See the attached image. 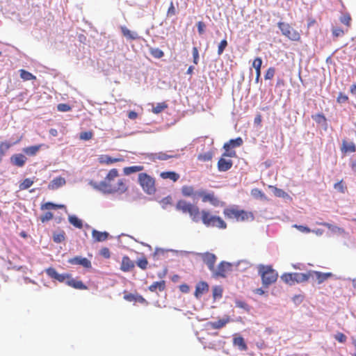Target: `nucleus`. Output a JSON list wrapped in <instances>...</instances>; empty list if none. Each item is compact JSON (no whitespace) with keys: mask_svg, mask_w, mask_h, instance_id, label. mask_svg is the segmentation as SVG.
I'll return each instance as SVG.
<instances>
[{"mask_svg":"<svg viewBox=\"0 0 356 356\" xmlns=\"http://www.w3.org/2000/svg\"><path fill=\"white\" fill-rule=\"evenodd\" d=\"M66 283L70 286L76 289L86 290L88 289L87 286H86L81 281L74 280L71 277L67 280Z\"/></svg>","mask_w":356,"mask_h":356,"instance_id":"nucleus-24","label":"nucleus"},{"mask_svg":"<svg viewBox=\"0 0 356 356\" xmlns=\"http://www.w3.org/2000/svg\"><path fill=\"white\" fill-rule=\"evenodd\" d=\"M307 275H309V278H314L317 281L318 284H321L325 282L328 278L332 276L331 273H321L319 271H309L307 273Z\"/></svg>","mask_w":356,"mask_h":356,"instance_id":"nucleus-15","label":"nucleus"},{"mask_svg":"<svg viewBox=\"0 0 356 356\" xmlns=\"http://www.w3.org/2000/svg\"><path fill=\"white\" fill-rule=\"evenodd\" d=\"M121 32L127 39L134 40L138 38V33L134 31H130L125 26H122L120 27Z\"/></svg>","mask_w":356,"mask_h":356,"instance_id":"nucleus-26","label":"nucleus"},{"mask_svg":"<svg viewBox=\"0 0 356 356\" xmlns=\"http://www.w3.org/2000/svg\"><path fill=\"white\" fill-rule=\"evenodd\" d=\"M68 263L72 265H79L85 268H90L92 265L89 259L81 256H76L68 260Z\"/></svg>","mask_w":356,"mask_h":356,"instance_id":"nucleus-14","label":"nucleus"},{"mask_svg":"<svg viewBox=\"0 0 356 356\" xmlns=\"http://www.w3.org/2000/svg\"><path fill=\"white\" fill-rule=\"evenodd\" d=\"M235 303H236V306L237 307L242 308V309H245V311H249V309H250L248 305L244 301L236 300Z\"/></svg>","mask_w":356,"mask_h":356,"instance_id":"nucleus-54","label":"nucleus"},{"mask_svg":"<svg viewBox=\"0 0 356 356\" xmlns=\"http://www.w3.org/2000/svg\"><path fill=\"white\" fill-rule=\"evenodd\" d=\"M27 161V158L22 154H15L10 157L11 163L17 167H23Z\"/></svg>","mask_w":356,"mask_h":356,"instance_id":"nucleus-19","label":"nucleus"},{"mask_svg":"<svg viewBox=\"0 0 356 356\" xmlns=\"http://www.w3.org/2000/svg\"><path fill=\"white\" fill-rule=\"evenodd\" d=\"M177 156H178L177 154H168L167 153L162 152H158V153H154V154H152V159L153 160L158 159V160L164 161V160H167V159H169L171 158H177Z\"/></svg>","mask_w":356,"mask_h":356,"instance_id":"nucleus-31","label":"nucleus"},{"mask_svg":"<svg viewBox=\"0 0 356 356\" xmlns=\"http://www.w3.org/2000/svg\"><path fill=\"white\" fill-rule=\"evenodd\" d=\"M160 177L163 179H170L174 182L177 181L179 179V175L175 172L168 171L162 172L160 174Z\"/></svg>","mask_w":356,"mask_h":356,"instance_id":"nucleus-33","label":"nucleus"},{"mask_svg":"<svg viewBox=\"0 0 356 356\" xmlns=\"http://www.w3.org/2000/svg\"><path fill=\"white\" fill-rule=\"evenodd\" d=\"M19 74L21 79H22L24 81H30V80H35L36 79V76L31 74V72L25 70H20Z\"/></svg>","mask_w":356,"mask_h":356,"instance_id":"nucleus-36","label":"nucleus"},{"mask_svg":"<svg viewBox=\"0 0 356 356\" xmlns=\"http://www.w3.org/2000/svg\"><path fill=\"white\" fill-rule=\"evenodd\" d=\"M150 54L155 58H161L164 56V53L159 48H149Z\"/></svg>","mask_w":356,"mask_h":356,"instance_id":"nucleus-40","label":"nucleus"},{"mask_svg":"<svg viewBox=\"0 0 356 356\" xmlns=\"http://www.w3.org/2000/svg\"><path fill=\"white\" fill-rule=\"evenodd\" d=\"M209 291V285L206 282H200L197 284L195 291V296L200 298L204 293Z\"/></svg>","mask_w":356,"mask_h":356,"instance_id":"nucleus-21","label":"nucleus"},{"mask_svg":"<svg viewBox=\"0 0 356 356\" xmlns=\"http://www.w3.org/2000/svg\"><path fill=\"white\" fill-rule=\"evenodd\" d=\"M168 108V104L165 102L158 103L156 106L152 108V112L155 114L160 113L163 110Z\"/></svg>","mask_w":356,"mask_h":356,"instance_id":"nucleus-42","label":"nucleus"},{"mask_svg":"<svg viewBox=\"0 0 356 356\" xmlns=\"http://www.w3.org/2000/svg\"><path fill=\"white\" fill-rule=\"evenodd\" d=\"M232 270L231 264L226 261H221L212 271L213 275L216 277H225L228 272Z\"/></svg>","mask_w":356,"mask_h":356,"instance_id":"nucleus-11","label":"nucleus"},{"mask_svg":"<svg viewBox=\"0 0 356 356\" xmlns=\"http://www.w3.org/2000/svg\"><path fill=\"white\" fill-rule=\"evenodd\" d=\"M176 15V9L172 1L170 2V6L167 10V16L172 17Z\"/></svg>","mask_w":356,"mask_h":356,"instance_id":"nucleus-53","label":"nucleus"},{"mask_svg":"<svg viewBox=\"0 0 356 356\" xmlns=\"http://www.w3.org/2000/svg\"><path fill=\"white\" fill-rule=\"evenodd\" d=\"M269 188L273 189V193L276 197H285L287 196V193L282 189L278 188L273 186H269Z\"/></svg>","mask_w":356,"mask_h":356,"instance_id":"nucleus-44","label":"nucleus"},{"mask_svg":"<svg viewBox=\"0 0 356 356\" xmlns=\"http://www.w3.org/2000/svg\"><path fill=\"white\" fill-rule=\"evenodd\" d=\"M197 31L200 35H202L204 33L205 24L203 22H198L197 24Z\"/></svg>","mask_w":356,"mask_h":356,"instance_id":"nucleus-61","label":"nucleus"},{"mask_svg":"<svg viewBox=\"0 0 356 356\" xmlns=\"http://www.w3.org/2000/svg\"><path fill=\"white\" fill-rule=\"evenodd\" d=\"M71 109L70 106L67 104H59L58 105V110L62 112L69 111Z\"/></svg>","mask_w":356,"mask_h":356,"instance_id":"nucleus-59","label":"nucleus"},{"mask_svg":"<svg viewBox=\"0 0 356 356\" xmlns=\"http://www.w3.org/2000/svg\"><path fill=\"white\" fill-rule=\"evenodd\" d=\"M213 156V154L211 152H205L203 154H200L197 156V159L201 161H209L211 160Z\"/></svg>","mask_w":356,"mask_h":356,"instance_id":"nucleus-46","label":"nucleus"},{"mask_svg":"<svg viewBox=\"0 0 356 356\" xmlns=\"http://www.w3.org/2000/svg\"><path fill=\"white\" fill-rule=\"evenodd\" d=\"M258 273L261 276L262 285L265 288H268L270 285L275 283L278 278L277 272L270 265L260 264L258 266Z\"/></svg>","mask_w":356,"mask_h":356,"instance_id":"nucleus-4","label":"nucleus"},{"mask_svg":"<svg viewBox=\"0 0 356 356\" xmlns=\"http://www.w3.org/2000/svg\"><path fill=\"white\" fill-rule=\"evenodd\" d=\"M230 321V318L229 316H226L222 319H220L218 321L215 322H208L206 323L205 327L207 329H215L218 330L226 325Z\"/></svg>","mask_w":356,"mask_h":356,"instance_id":"nucleus-16","label":"nucleus"},{"mask_svg":"<svg viewBox=\"0 0 356 356\" xmlns=\"http://www.w3.org/2000/svg\"><path fill=\"white\" fill-rule=\"evenodd\" d=\"M281 279L287 284L293 285L295 283L307 282L309 279V275L302 273H287L281 276Z\"/></svg>","mask_w":356,"mask_h":356,"instance_id":"nucleus-7","label":"nucleus"},{"mask_svg":"<svg viewBox=\"0 0 356 356\" xmlns=\"http://www.w3.org/2000/svg\"><path fill=\"white\" fill-rule=\"evenodd\" d=\"M193 57V63L197 65L199 61V51L196 47H193L192 50Z\"/></svg>","mask_w":356,"mask_h":356,"instance_id":"nucleus-55","label":"nucleus"},{"mask_svg":"<svg viewBox=\"0 0 356 356\" xmlns=\"http://www.w3.org/2000/svg\"><path fill=\"white\" fill-rule=\"evenodd\" d=\"M200 220L207 227H216L220 229L227 228V223L220 216L211 214L206 209L202 210V218Z\"/></svg>","mask_w":356,"mask_h":356,"instance_id":"nucleus-5","label":"nucleus"},{"mask_svg":"<svg viewBox=\"0 0 356 356\" xmlns=\"http://www.w3.org/2000/svg\"><path fill=\"white\" fill-rule=\"evenodd\" d=\"M201 259L207 266L210 271H214L215 264L216 261V256L210 252H204L200 254Z\"/></svg>","mask_w":356,"mask_h":356,"instance_id":"nucleus-12","label":"nucleus"},{"mask_svg":"<svg viewBox=\"0 0 356 356\" xmlns=\"http://www.w3.org/2000/svg\"><path fill=\"white\" fill-rule=\"evenodd\" d=\"M144 170L143 165H133V166H129L125 167L123 169L124 174L126 175H129L131 174L140 172Z\"/></svg>","mask_w":356,"mask_h":356,"instance_id":"nucleus-34","label":"nucleus"},{"mask_svg":"<svg viewBox=\"0 0 356 356\" xmlns=\"http://www.w3.org/2000/svg\"><path fill=\"white\" fill-rule=\"evenodd\" d=\"M348 31V29L344 31L339 27H333L332 29V33L334 38H337L344 35L345 33Z\"/></svg>","mask_w":356,"mask_h":356,"instance_id":"nucleus-43","label":"nucleus"},{"mask_svg":"<svg viewBox=\"0 0 356 356\" xmlns=\"http://www.w3.org/2000/svg\"><path fill=\"white\" fill-rule=\"evenodd\" d=\"M46 273L51 278L54 279L60 282H63L70 278V275L69 274H59L55 268H48L46 269Z\"/></svg>","mask_w":356,"mask_h":356,"instance_id":"nucleus-13","label":"nucleus"},{"mask_svg":"<svg viewBox=\"0 0 356 356\" xmlns=\"http://www.w3.org/2000/svg\"><path fill=\"white\" fill-rule=\"evenodd\" d=\"M165 289V282L164 280H161L159 282H153L149 287L148 289L151 292H156L157 290L159 291H163Z\"/></svg>","mask_w":356,"mask_h":356,"instance_id":"nucleus-28","label":"nucleus"},{"mask_svg":"<svg viewBox=\"0 0 356 356\" xmlns=\"http://www.w3.org/2000/svg\"><path fill=\"white\" fill-rule=\"evenodd\" d=\"M312 118L318 124L325 122L326 121V118H325V115L322 113H318V114L312 116Z\"/></svg>","mask_w":356,"mask_h":356,"instance_id":"nucleus-51","label":"nucleus"},{"mask_svg":"<svg viewBox=\"0 0 356 356\" xmlns=\"http://www.w3.org/2000/svg\"><path fill=\"white\" fill-rule=\"evenodd\" d=\"M223 214L227 218L234 219L237 222L252 221L254 219L252 212L240 209L237 206L225 208Z\"/></svg>","mask_w":356,"mask_h":356,"instance_id":"nucleus-2","label":"nucleus"},{"mask_svg":"<svg viewBox=\"0 0 356 356\" xmlns=\"http://www.w3.org/2000/svg\"><path fill=\"white\" fill-rule=\"evenodd\" d=\"M136 295L132 293L126 294L124 296V298L129 302H134L135 301Z\"/></svg>","mask_w":356,"mask_h":356,"instance_id":"nucleus-64","label":"nucleus"},{"mask_svg":"<svg viewBox=\"0 0 356 356\" xmlns=\"http://www.w3.org/2000/svg\"><path fill=\"white\" fill-rule=\"evenodd\" d=\"M98 161L101 164L111 165L118 162H122L124 161V159L122 156L118 158H113L109 155L103 154L99 156Z\"/></svg>","mask_w":356,"mask_h":356,"instance_id":"nucleus-18","label":"nucleus"},{"mask_svg":"<svg viewBox=\"0 0 356 356\" xmlns=\"http://www.w3.org/2000/svg\"><path fill=\"white\" fill-rule=\"evenodd\" d=\"M68 220L69 222L75 227L79 229H81L83 227L81 220L78 218L76 216H70Z\"/></svg>","mask_w":356,"mask_h":356,"instance_id":"nucleus-38","label":"nucleus"},{"mask_svg":"<svg viewBox=\"0 0 356 356\" xmlns=\"http://www.w3.org/2000/svg\"><path fill=\"white\" fill-rule=\"evenodd\" d=\"M261 65H262V60L261 58L257 57L256 58H254V60H253V63H252V66L255 69V71H256L255 81L257 83L259 82V80L261 76Z\"/></svg>","mask_w":356,"mask_h":356,"instance_id":"nucleus-27","label":"nucleus"},{"mask_svg":"<svg viewBox=\"0 0 356 356\" xmlns=\"http://www.w3.org/2000/svg\"><path fill=\"white\" fill-rule=\"evenodd\" d=\"M138 181L143 191L148 195H154L156 191L155 179L145 172L138 175Z\"/></svg>","mask_w":356,"mask_h":356,"instance_id":"nucleus-6","label":"nucleus"},{"mask_svg":"<svg viewBox=\"0 0 356 356\" xmlns=\"http://www.w3.org/2000/svg\"><path fill=\"white\" fill-rule=\"evenodd\" d=\"M93 136V133L92 131H83L80 134V139L83 140H90Z\"/></svg>","mask_w":356,"mask_h":356,"instance_id":"nucleus-49","label":"nucleus"},{"mask_svg":"<svg viewBox=\"0 0 356 356\" xmlns=\"http://www.w3.org/2000/svg\"><path fill=\"white\" fill-rule=\"evenodd\" d=\"M261 121H262L261 115L260 113H258L254 119V124L259 126V125H261Z\"/></svg>","mask_w":356,"mask_h":356,"instance_id":"nucleus-63","label":"nucleus"},{"mask_svg":"<svg viewBox=\"0 0 356 356\" xmlns=\"http://www.w3.org/2000/svg\"><path fill=\"white\" fill-rule=\"evenodd\" d=\"M348 100V97L342 92H340L339 94L337 99V102L339 104H343V103L346 102Z\"/></svg>","mask_w":356,"mask_h":356,"instance_id":"nucleus-58","label":"nucleus"},{"mask_svg":"<svg viewBox=\"0 0 356 356\" xmlns=\"http://www.w3.org/2000/svg\"><path fill=\"white\" fill-rule=\"evenodd\" d=\"M12 143L4 141L0 143V162L2 161L3 156L6 152L11 147Z\"/></svg>","mask_w":356,"mask_h":356,"instance_id":"nucleus-35","label":"nucleus"},{"mask_svg":"<svg viewBox=\"0 0 356 356\" xmlns=\"http://www.w3.org/2000/svg\"><path fill=\"white\" fill-rule=\"evenodd\" d=\"M339 21L341 22V23L346 25L348 29L351 26L352 18L350 15L346 13L340 17Z\"/></svg>","mask_w":356,"mask_h":356,"instance_id":"nucleus-37","label":"nucleus"},{"mask_svg":"<svg viewBox=\"0 0 356 356\" xmlns=\"http://www.w3.org/2000/svg\"><path fill=\"white\" fill-rule=\"evenodd\" d=\"M33 183L34 181L32 179L30 178H26L19 184V188L20 191L28 189L33 185Z\"/></svg>","mask_w":356,"mask_h":356,"instance_id":"nucleus-41","label":"nucleus"},{"mask_svg":"<svg viewBox=\"0 0 356 356\" xmlns=\"http://www.w3.org/2000/svg\"><path fill=\"white\" fill-rule=\"evenodd\" d=\"M334 339L340 343H344L346 342L347 338L344 334L341 332H337L334 335Z\"/></svg>","mask_w":356,"mask_h":356,"instance_id":"nucleus-56","label":"nucleus"},{"mask_svg":"<svg viewBox=\"0 0 356 356\" xmlns=\"http://www.w3.org/2000/svg\"><path fill=\"white\" fill-rule=\"evenodd\" d=\"M135 267V263L128 256H123L120 265V270L122 272H129Z\"/></svg>","mask_w":356,"mask_h":356,"instance_id":"nucleus-17","label":"nucleus"},{"mask_svg":"<svg viewBox=\"0 0 356 356\" xmlns=\"http://www.w3.org/2000/svg\"><path fill=\"white\" fill-rule=\"evenodd\" d=\"M65 234L63 231L58 232V233H54L53 234V240L55 243H59L65 241Z\"/></svg>","mask_w":356,"mask_h":356,"instance_id":"nucleus-45","label":"nucleus"},{"mask_svg":"<svg viewBox=\"0 0 356 356\" xmlns=\"http://www.w3.org/2000/svg\"><path fill=\"white\" fill-rule=\"evenodd\" d=\"M277 26L282 32V34L286 37L289 40L298 42L300 40L301 36L300 33L295 30L288 23L278 22Z\"/></svg>","mask_w":356,"mask_h":356,"instance_id":"nucleus-8","label":"nucleus"},{"mask_svg":"<svg viewBox=\"0 0 356 356\" xmlns=\"http://www.w3.org/2000/svg\"><path fill=\"white\" fill-rule=\"evenodd\" d=\"M197 196L202 198V202H209L214 207L220 205L219 198L215 195L213 191L207 192L206 191L202 190L197 192Z\"/></svg>","mask_w":356,"mask_h":356,"instance_id":"nucleus-9","label":"nucleus"},{"mask_svg":"<svg viewBox=\"0 0 356 356\" xmlns=\"http://www.w3.org/2000/svg\"><path fill=\"white\" fill-rule=\"evenodd\" d=\"M275 70L274 67H269L267 70L266 74L264 76L265 79H272L275 75Z\"/></svg>","mask_w":356,"mask_h":356,"instance_id":"nucleus-52","label":"nucleus"},{"mask_svg":"<svg viewBox=\"0 0 356 356\" xmlns=\"http://www.w3.org/2000/svg\"><path fill=\"white\" fill-rule=\"evenodd\" d=\"M66 184L65 178L62 177H55L48 185L49 190H56Z\"/></svg>","mask_w":356,"mask_h":356,"instance_id":"nucleus-22","label":"nucleus"},{"mask_svg":"<svg viewBox=\"0 0 356 356\" xmlns=\"http://www.w3.org/2000/svg\"><path fill=\"white\" fill-rule=\"evenodd\" d=\"M293 227H296L300 232H305V233H309L311 232V229L309 227H307L306 226H303V225H294Z\"/></svg>","mask_w":356,"mask_h":356,"instance_id":"nucleus-60","label":"nucleus"},{"mask_svg":"<svg viewBox=\"0 0 356 356\" xmlns=\"http://www.w3.org/2000/svg\"><path fill=\"white\" fill-rule=\"evenodd\" d=\"M149 262L145 256L138 259L136 261V265L142 270H146L147 268Z\"/></svg>","mask_w":356,"mask_h":356,"instance_id":"nucleus-39","label":"nucleus"},{"mask_svg":"<svg viewBox=\"0 0 356 356\" xmlns=\"http://www.w3.org/2000/svg\"><path fill=\"white\" fill-rule=\"evenodd\" d=\"M334 188L341 193H344L346 190V187L344 186L343 180L336 183L334 185Z\"/></svg>","mask_w":356,"mask_h":356,"instance_id":"nucleus-50","label":"nucleus"},{"mask_svg":"<svg viewBox=\"0 0 356 356\" xmlns=\"http://www.w3.org/2000/svg\"><path fill=\"white\" fill-rule=\"evenodd\" d=\"M341 151L342 153H354L356 152V145L353 142H348L347 140H342Z\"/></svg>","mask_w":356,"mask_h":356,"instance_id":"nucleus-20","label":"nucleus"},{"mask_svg":"<svg viewBox=\"0 0 356 356\" xmlns=\"http://www.w3.org/2000/svg\"><path fill=\"white\" fill-rule=\"evenodd\" d=\"M179 290L182 293H187L189 292L190 288H189L188 285H187L186 284H183L179 286Z\"/></svg>","mask_w":356,"mask_h":356,"instance_id":"nucleus-62","label":"nucleus"},{"mask_svg":"<svg viewBox=\"0 0 356 356\" xmlns=\"http://www.w3.org/2000/svg\"><path fill=\"white\" fill-rule=\"evenodd\" d=\"M92 238L98 242L104 241L108 237V233L106 232H99L97 230H92Z\"/></svg>","mask_w":356,"mask_h":356,"instance_id":"nucleus-29","label":"nucleus"},{"mask_svg":"<svg viewBox=\"0 0 356 356\" xmlns=\"http://www.w3.org/2000/svg\"><path fill=\"white\" fill-rule=\"evenodd\" d=\"M43 144H40L38 145L30 146L27 147H24L23 149V152L28 156H35L41 147L43 146Z\"/></svg>","mask_w":356,"mask_h":356,"instance_id":"nucleus-30","label":"nucleus"},{"mask_svg":"<svg viewBox=\"0 0 356 356\" xmlns=\"http://www.w3.org/2000/svg\"><path fill=\"white\" fill-rule=\"evenodd\" d=\"M176 209L183 213L188 214L193 221L195 222L200 221L202 211L200 210L197 205L186 200H180L177 202Z\"/></svg>","mask_w":356,"mask_h":356,"instance_id":"nucleus-3","label":"nucleus"},{"mask_svg":"<svg viewBox=\"0 0 356 356\" xmlns=\"http://www.w3.org/2000/svg\"><path fill=\"white\" fill-rule=\"evenodd\" d=\"M243 144V140L241 137H238L236 139H232L228 143H226L223 145V148L225 152L222 154L224 156L234 157L236 156L235 151H230V149L240 147Z\"/></svg>","mask_w":356,"mask_h":356,"instance_id":"nucleus-10","label":"nucleus"},{"mask_svg":"<svg viewBox=\"0 0 356 356\" xmlns=\"http://www.w3.org/2000/svg\"><path fill=\"white\" fill-rule=\"evenodd\" d=\"M232 165L233 163L232 160L220 158L218 162V168L219 171L225 172L229 170Z\"/></svg>","mask_w":356,"mask_h":356,"instance_id":"nucleus-23","label":"nucleus"},{"mask_svg":"<svg viewBox=\"0 0 356 356\" xmlns=\"http://www.w3.org/2000/svg\"><path fill=\"white\" fill-rule=\"evenodd\" d=\"M62 207H63V205H58L52 202H46L45 204L41 206V209H56Z\"/></svg>","mask_w":356,"mask_h":356,"instance_id":"nucleus-47","label":"nucleus"},{"mask_svg":"<svg viewBox=\"0 0 356 356\" xmlns=\"http://www.w3.org/2000/svg\"><path fill=\"white\" fill-rule=\"evenodd\" d=\"M53 217H54L53 213L49 211V212L45 213L44 215H42L40 217V220L42 222H44L51 220L53 218Z\"/></svg>","mask_w":356,"mask_h":356,"instance_id":"nucleus-57","label":"nucleus"},{"mask_svg":"<svg viewBox=\"0 0 356 356\" xmlns=\"http://www.w3.org/2000/svg\"><path fill=\"white\" fill-rule=\"evenodd\" d=\"M228 43H227V41L226 39H224L222 40H221V42H220L219 45H218V55H221L224 50L225 49V48L227 47Z\"/></svg>","mask_w":356,"mask_h":356,"instance_id":"nucleus-48","label":"nucleus"},{"mask_svg":"<svg viewBox=\"0 0 356 356\" xmlns=\"http://www.w3.org/2000/svg\"><path fill=\"white\" fill-rule=\"evenodd\" d=\"M197 192L195 191L194 188L191 186H184L181 188V193L185 197H193L197 196Z\"/></svg>","mask_w":356,"mask_h":356,"instance_id":"nucleus-32","label":"nucleus"},{"mask_svg":"<svg viewBox=\"0 0 356 356\" xmlns=\"http://www.w3.org/2000/svg\"><path fill=\"white\" fill-rule=\"evenodd\" d=\"M119 172L116 168L110 170L106 175L104 181H100L99 184H92L93 187L104 193L107 194H123L128 191V186L127 181L124 179H120L118 180L116 184H112L111 182L118 177Z\"/></svg>","mask_w":356,"mask_h":356,"instance_id":"nucleus-1","label":"nucleus"},{"mask_svg":"<svg viewBox=\"0 0 356 356\" xmlns=\"http://www.w3.org/2000/svg\"><path fill=\"white\" fill-rule=\"evenodd\" d=\"M233 345L238 347V348L241 351H245L248 350V346L244 339L241 336L234 337Z\"/></svg>","mask_w":356,"mask_h":356,"instance_id":"nucleus-25","label":"nucleus"}]
</instances>
